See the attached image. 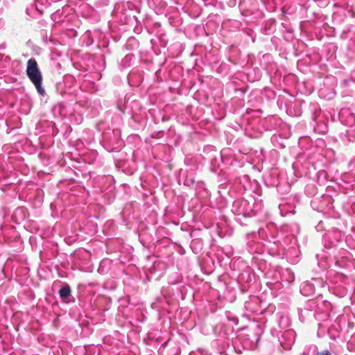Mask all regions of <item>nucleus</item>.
Wrapping results in <instances>:
<instances>
[{
	"mask_svg": "<svg viewBox=\"0 0 355 355\" xmlns=\"http://www.w3.org/2000/svg\"><path fill=\"white\" fill-rule=\"evenodd\" d=\"M249 113V110H245V114H248Z\"/></svg>",
	"mask_w": 355,
	"mask_h": 355,
	"instance_id": "6e6552de",
	"label": "nucleus"
},
{
	"mask_svg": "<svg viewBox=\"0 0 355 355\" xmlns=\"http://www.w3.org/2000/svg\"><path fill=\"white\" fill-rule=\"evenodd\" d=\"M255 340H256V343H257L259 340V337L257 336H255Z\"/></svg>",
	"mask_w": 355,
	"mask_h": 355,
	"instance_id": "423d86ee",
	"label": "nucleus"
},
{
	"mask_svg": "<svg viewBox=\"0 0 355 355\" xmlns=\"http://www.w3.org/2000/svg\"><path fill=\"white\" fill-rule=\"evenodd\" d=\"M71 294V288L69 285H65L62 287L59 291V295L61 298L65 300L67 299Z\"/></svg>",
	"mask_w": 355,
	"mask_h": 355,
	"instance_id": "f03ea898",
	"label": "nucleus"
},
{
	"mask_svg": "<svg viewBox=\"0 0 355 355\" xmlns=\"http://www.w3.org/2000/svg\"><path fill=\"white\" fill-rule=\"evenodd\" d=\"M316 355H331V354L330 353L329 351L324 350V351L317 352Z\"/></svg>",
	"mask_w": 355,
	"mask_h": 355,
	"instance_id": "39448f33",
	"label": "nucleus"
},
{
	"mask_svg": "<svg viewBox=\"0 0 355 355\" xmlns=\"http://www.w3.org/2000/svg\"><path fill=\"white\" fill-rule=\"evenodd\" d=\"M255 348H256V346L255 347H252V346L250 347V349H252V350L254 349Z\"/></svg>",
	"mask_w": 355,
	"mask_h": 355,
	"instance_id": "0eeeda50",
	"label": "nucleus"
},
{
	"mask_svg": "<svg viewBox=\"0 0 355 355\" xmlns=\"http://www.w3.org/2000/svg\"><path fill=\"white\" fill-rule=\"evenodd\" d=\"M245 76H247V79L248 81L254 82L255 80H259L261 78V71L258 69L255 73L254 77H252L249 72L245 73Z\"/></svg>",
	"mask_w": 355,
	"mask_h": 355,
	"instance_id": "20e7f679",
	"label": "nucleus"
},
{
	"mask_svg": "<svg viewBox=\"0 0 355 355\" xmlns=\"http://www.w3.org/2000/svg\"><path fill=\"white\" fill-rule=\"evenodd\" d=\"M26 74L31 81L35 86L38 93L43 95L44 89L42 87V74L39 69L37 61L34 58H31L27 62Z\"/></svg>",
	"mask_w": 355,
	"mask_h": 355,
	"instance_id": "f257e3e1",
	"label": "nucleus"
},
{
	"mask_svg": "<svg viewBox=\"0 0 355 355\" xmlns=\"http://www.w3.org/2000/svg\"><path fill=\"white\" fill-rule=\"evenodd\" d=\"M313 291V285L309 283H304L301 287L300 291L302 294L308 295L307 292H311Z\"/></svg>",
	"mask_w": 355,
	"mask_h": 355,
	"instance_id": "7ed1b4c3",
	"label": "nucleus"
}]
</instances>
